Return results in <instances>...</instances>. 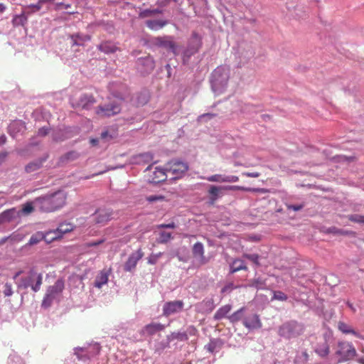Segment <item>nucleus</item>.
Listing matches in <instances>:
<instances>
[{"label": "nucleus", "mask_w": 364, "mask_h": 364, "mask_svg": "<svg viewBox=\"0 0 364 364\" xmlns=\"http://www.w3.org/2000/svg\"><path fill=\"white\" fill-rule=\"evenodd\" d=\"M68 194L63 191H56L35 200L36 207L43 212H53L63 207L66 203Z\"/></svg>", "instance_id": "obj_1"}, {"label": "nucleus", "mask_w": 364, "mask_h": 364, "mask_svg": "<svg viewBox=\"0 0 364 364\" xmlns=\"http://www.w3.org/2000/svg\"><path fill=\"white\" fill-rule=\"evenodd\" d=\"M230 75V68L220 65L216 68L212 74V89L216 95L222 94L227 88Z\"/></svg>", "instance_id": "obj_2"}, {"label": "nucleus", "mask_w": 364, "mask_h": 364, "mask_svg": "<svg viewBox=\"0 0 364 364\" xmlns=\"http://www.w3.org/2000/svg\"><path fill=\"white\" fill-rule=\"evenodd\" d=\"M42 283V274L37 272L35 269L32 268L29 270L26 277L21 278L17 285L20 289L31 287L33 291L37 292L40 290Z\"/></svg>", "instance_id": "obj_3"}, {"label": "nucleus", "mask_w": 364, "mask_h": 364, "mask_svg": "<svg viewBox=\"0 0 364 364\" xmlns=\"http://www.w3.org/2000/svg\"><path fill=\"white\" fill-rule=\"evenodd\" d=\"M223 191H257V189L246 188L240 186H217L211 185L208 191L209 199L212 203H214L218 198L222 195Z\"/></svg>", "instance_id": "obj_4"}, {"label": "nucleus", "mask_w": 364, "mask_h": 364, "mask_svg": "<svg viewBox=\"0 0 364 364\" xmlns=\"http://www.w3.org/2000/svg\"><path fill=\"white\" fill-rule=\"evenodd\" d=\"M356 350L350 342L341 341L338 343V348L336 355L339 356V361H348L353 360L356 356Z\"/></svg>", "instance_id": "obj_5"}, {"label": "nucleus", "mask_w": 364, "mask_h": 364, "mask_svg": "<svg viewBox=\"0 0 364 364\" xmlns=\"http://www.w3.org/2000/svg\"><path fill=\"white\" fill-rule=\"evenodd\" d=\"M188 170V165L180 160H172L166 164V171L173 175V178H181Z\"/></svg>", "instance_id": "obj_6"}, {"label": "nucleus", "mask_w": 364, "mask_h": 364, "mask_svg": "<svg viewBox=\"0 0 364 364\" xmlns=\"http://www.w3.org/2000/svg\"><path fill=\"white\" fill-rule=\"evenodd\" d=\"M121 109L120 104L113 102L108 105H99L95 113L100 117H110L120 113Z\"/></svg>", "instance_id": "obj_7"}, {"label": "nucleus", "mask_w": 364, "mask_h": 364, "mask_svg": "<svg viewBox=\"0 0 364 364\" xmlns=\"http://www.w3.org/2000/svg\"><path fill=\"white\" fill-rule=\"evenodd\" d=\"M93 217L96 224L104 225L114 218V212L109 208H99Z\"/></svg>", "instance_id": "obj_8"}, {"label": "nucleus", "mask_w": 364, "mask_h": 364, "mask_svg": "<svg viewBox=\"0 0 364 364\" xmlns=\"http://www.w3.org/2000/svg\"><path fill=\"white\" fill-rule=\"evenodd\" d=\"M151 167L152 166H149L145 170L148 171L149 182L159 183L166 179V168L164 169L161 167H155L154 170L151 171Z\"/></svg>", "instance_id": "obj_9"}, {"label": "nucleus", "mask_w": 364, "mask_h": 364, "mask_svg": "<svg viewBox=\"0 0 364 364\" xmlns=\"http://www.w3.org/2000/svg\"><path fill=\"white\" fill-rule=\"evenodd\" d=\"M202 46L201 37L196 33L193 32L188 46L185 51V55L191 56L197 53Z\"/></svg>", "instance_id": "obj_10"}, {"label": "nucleus", "mask_w": 364, "mask_h": 364, "mask_svg": "<svg viewBox=\"0 0 364 364\" xmlns=\"http://www.w3.org/2000/svg\"><path fill=\"white\" fill-rule=\"evenodd\" d=\"M183 308L182 301H173L166 302L163 306L164 316H169L173 314L180 312Z\"/></svg>", "instance_id": "obj_11"}, {"label": "nucleus", "mask_w": 364, "mask_h": 364, "mask_svg": "<svg viewBox=\"0 0 364 364\" xmlns=\"http://www.w3.org/2000/svg\"><path fill=\"white\" fill-rule=\"evenodd\" d=\"M144 253L141 250H138L136 252H133L128 258L124 266V269L126 272H131L135 269L137 262L143 257Z\"/></svg>", "instance_id": "obj_12"}, {"label": "nucleus", "mask_w": 364, "mask_h": 364, "mask_svg": "<svg viewBox=\"0 0 364 364\" xmlns=\"http://www.w3.org/2000/svg\"><path fill=\"white\" fill-rule=\"evenodd\" d=\"M154 44L164 47L176 53V44L170 36L156 37L154 38Z\"/></svg>", "instance_id": "obj_13"}, {"label": "nucleus", "mask_w": 364, "mask_h": 364, "mask_svg": "<svg viewBox=\"0 0 364 364\" xmlns=\"http://www.w3.org/2000/svg\"><path fill=\"white\" fill-rule=\"evenodd\" d=\"M210 182L217 183H235L239 181L237 176H225L222 174H215L206 178Z\"/></svg>", "instance_id": "obj_14"}, {"label": "nucleus", "mask_w": 364, "mask_h": 364, "mask_svg": "<svg viewBox=\"0 0 364 364\" xmlns=\"http://www.w3.org/2000/svg\"><path fill=\"white\" fill-rule=\"evenodd\" d=\"M95 102L96 100L92 95H83L77 102L76 107L90 109Z\"/></svg>", "instance_id": "obj_15"}, {"label": "nucleus", "mask_w": 364, "mask_h": 364, "mask_svg": "<svg viewBox=\"0 0 364 364\" xmlns=\"http://www.w3.org/2000/svg\"><path fill=\"white\" fill-rule=\"evenodd\" d=\"M64 288V281L63 279H58L53 285L48 288L47 292L57 299L58 296H60Z\"/></svg>", "instance_id": "obj_16"}, {"label": "nucleus", "mask_w": 364, "mask_h": 364, "mask_svg": "<svg viewBox=\"0 0 364 364\" xmlns=\"http://www.w3.org/2000/svg\"><path fill=\"white\" fill-rule=\"evenodd\" d=\"M109 273L110 269H104L101 270L95 278V287L100 289L104 284H107Z\"/></svg>", "instance_id": "obj_17"}, {"label": "nucleus", "mask_w": 364, "mask_h": 364, "mask_svg": "<svg viewBox=\"0 0 364 364\" xmlns=\"http://www.w3.org/2000/svg\"><path fill=\"white\" fill-rule=\"evenodd\" d=\"M316 352L322 357L326 356L330 352L326 336H324L322 341L318 343V346H316Z\"/></svg>", "instance_id": "obj_18"}, {"label": "nucleus", "mask_w": 364, "mask_h": 364, "mask_svg": "<svg viewBox=\"0 0 364 364\" xmlns=\"http://www.w3.org/2000/svg\"><path fill=\"white\" fill-rule=\"evenodd\" d=\"M46 159H39L34 161H32L25 166V171L26 173H32L40 169Z\"/></svg>", "instance_id": "obj_19"}, {"label": "nucleus", "mask_w": 364, "mask_h": 364, "mask_svg": "<svg viewBox=\"0 0 364 364\" xmlns=\"http://www.w3.org/2000/svg\"><path fill=\"white\" fill-rule=\"evenodd\" d=\"M72 40V46H83L85 41L90 40V36L88 35H81L80 33L73 34L70 36Z\"/></svg>", "instance_id": "obj_20"}, {"label": "nucleus", "mask_w": 364, "mask_h": 364, "mask_svg": "<svg viewBox=\"0 0 364 364\" xmlns=\"http://www.w3.org/2000/svg\"><path fill=\"white\" fill-rule=\"evenodd\" d=\"M163 326L159 323H152L146 325L144 328V333L148 336L154 335L163 330Z\"/></svg>", "instance_id": "obj_21"}, {"label": "nucleus", "mask_w": 364, "mask_h": 364, "mask_svg": "<svg viewBox=\"0 0 364 364\" xmlns=\"http://www.w3.org/2000/svg\"><path fill=\"white\" fill-rule=\"evenodd\" d=\"M223 342L220 339L211 340L209 343L205 346V348L210 353L218 352L222 348Z\"/></svg>", "instance_id": "obj_22"}, {"label": "nucleus", "mask_w": 364, "mask_h": 364, "mask_svg": "<svg viewBox=\"0 0 364 364\" xmlns=\"http://www.w3.org/2000/svg\"><path fill=\"white\" fill-rule=\"evenodd\" d=\"M247 267L242 259H235L230 266V272L235 273L240 270H247Z\"/></svg>", "instance_id": "obj_23"}, {"label": "nucleus", "mask_w": 364, "mask_h": 364, "mask_svg": "<svg viewBox=\"0 0 364 364\" xmlns=\"http://www.w3.org/2000/svg\"><path fill=\"white\" fill-rule=\"evenodd\" d=\"M231 306L225 305L220 308L215 315V318H230V312Z\"/></svg>", "instance_id": "obj_24"}, {"label": "nucleus", "mask_w": 364, "mask_h": 364, "mask_svg": "<svg viewBox=\"0 0 364 364\" xmlns=\"http://www.w3.org/2000/svg\"><path fill=\"white\" fill-rule=\"evenodd\" d=\"M18 215V213L15 208H11L4 211L0 218L3 221H11Z\"/></svg>", "instance_id": "obj_25"}, {"label": "nucleus", "mask_w": 364, "mask_h": 364, "mask_svg": "<svg viewBox=\"0 0 364 364\" xmlns=\"http://www.w3.org/2000/svg\"><path fill=\"white\" fill-rule=\"evenodd\" d=\"M166 23L167 22L166 21L160 20H149L146 22V26L152 30L161 28L166 25Z\"/></svg>", "instance_id": "obj_26"}, {"label": "nucleus", "mask_w": 364, "mask_h": 364, "mask_svg": "<svg viewBox=\"0 0 364 364\" xmlns=\"http://www.w3.org/2000/svg\"><path fill=\"white\" fill-rule=\"evenodd\" d=\"M193 255L194 257H198L200 259L204 258V247L201 242H196L193 247Z\"/></svg>", "instance_id": "obj_27"}, {"label": "nucleus", "mask_w": 364, "mask_h": 364, "mask_svg": "<svg viewBox=\"0 0 364 364\" xmlns=\"http://www.w3.org/2000/svg\"><path fill=\"white\" fill-rule=\"evenodd\" d=\"M98 49L105 53H112L117 50V48L109 43H102L98 46Z\"/></svg>", "instance_id": "obj_28"}, {"label": "nucleus", "mask_w": 364, "mask_h": 364, "mask_svg": "<svg viewBox=\"0 0 364 364\" xmlns=\"http://www.w3.org/2000/svg\"><path fill=\"white\" fill-rule=\"evenodd\" d=\"M73 230V225L71 223H61L59 227L56 229V232L58 235H62L65 233L71 232Z\"/></svg>", "instance_id": "obj_29"}, {"label": "nucleus", "mask_w": 364, "mask_h": 364, "mask_svg": "<svg viewBox=\"0 0 364 364\" xmlns=\"http://www.w3.org/2000/svg\"><path fill=\"white\" fill-rule=\"evenodd\" d=\"M242 324L249 329L259 328L261 327L259 320H241Z\"/></svg>", "instance_id": "obj_30"}, {"label": "nucleus", "mask_w": 364, "mask_h": 364, "mask_svg": "<svg viewBox=\"0 0 364 364\" xmlns=\"http://www.w3.org/2000/svg\"><path fill=\"white\" fill-rule=\"evenodd\" d=\"M338 327L339 331H341L343 333H352L355 336H358V333L355 332L352 327L345 323H343L341 321L339 322Z\"/></svg>", "instance_id": "obj_31"}, {"label": "nucleus", "mask_w": 364, "mask_h": 364, "mask_svg": "<svg viewBox=\"0 0 364 364\" xmlns=\"http://www.w3.org/2000/svg\"><path fill=\"white\" fill-rule=\"evenodd\" d=\"M27 22V18L23 14L14 17L12 23L14 26H24Z\"/></svg>", "instance_id": "obj_32"}, {"label": "nucleus", "mask_w": 364, "mask_h": 364, "mask_svg": "<svg viewBox=\"0 0 364 364\" xmlns=\"http://www.w3.org/2000/svg\"><path fill=\"white\" fill-rule=\"evenodd\" d=\"M55 299H56V298H55L54 296H53L48 292L46 291V294H45V296L41 304L42 307L45 309L50 307Z\"/></svg>", "instance_id": "obj_33"}, {"label": "nucleus", "mask_w": 364, "mask_h": 364, "mask_svg": "<svg viewBox=\"0 0 364 364\" xmlns=\"http://www.w3.org/2000/svg\"><path fill=\"white\" fill-rule=\"evenodd\" d=\"M43 240L48 243L60 237V235L58 234L56 230L48 232L45 235L43 234Z\"/></svg>", "instance_id": "obj_34"}, {"label": "nucleus", "mask_w": 364, "mask_h": 364, "mask_svg": "<svg viewBox=\"0 0 364 364\" xmlns=\"http://www.w3.org/2000/svg\"><path fill=\"white\" fill-rule=\"evenodd\" d=\"M43 237H44V236H43V234L42 232H36V234L33 235L31 237V238H30V240H29V241H28V244L29 245H36V244H38L40 241H41L42 240H43Z\"/></svg>", "instance_id": "obj_35"}, {"label": "nucleus", "mask_w": 364, "mask_h": 364, "mask_svg": "<svg viewBox=\"0 0 364 364\" xmlns=\"http://www.w3.org/2000/svg\"><path fill=\"white\" fill-rule=\"evenodd\" d=\"M173 238L171 232L162 231L159 234V237L158 239L159 243H166L169 240H171Z\"/></svg>", "instance_id": "obj_36"}, {"label": "nucleus", "mask_w": 364, "mask_h": 364, "mask_svg": "<svg viewBox=\"0 0 364 364\" xmlns=\"http://www.w3.org/2000/svg\"><path fill=\"white\" fill-rule=\"evenodd\" d=\"M100 346L97 344H95V345L88 346L87 358H89L95 355L98 354L100 352Z\"/></svg>", "instance_id": "obj_37"}, {"label": "nucleus", "mask_w": 364, "mask_h": 364, "mask_svg": "<svg viewBox=\"0 0 364 364\" xmlns=\"http://www.w3.org/2000/svg\"><path fill=\"white\" fill-rule=\"evenodd\" d=\"M349 220L353 223L364 224V215L353 214L348 216Z\"/></svg>", "instance_id": "obj_38"}, {"label": "nucleus", "mask_w": 364, "mask_h": 364, "mask_svg": "<svg viewBox=\"0 0 364 364\" xmlns=\"http://www.w3.org/2000/svg\"><path fill=\"white\" fill-rule=\"evenodd\" d=\"M122 92L114 93V96L119 100H124L129 96V92L127 87H122Z\"/></svg>", "instance_id": "obj_39"}, {"label": "nucleus", "mask_w": 364, "mask_h": 364, "mask_svg": "<svg viewBox=\"0 0 364 364\" xmlns=\"http://www.w3.org/2000/svg\"><path fill=\"white\" fill-rule=\"evenodd\" d=\"M159 13H161V11L158 9H154V10L146 9V10H144L141 12H140L139 17L146 18V17L151 16L156 14H159Z\"/></svg>", "instance_id": "obj_40"}, {"label": "nucleus", "mask_w": 364, "mask_h": 364, "mask_svg": "<svg viewBox=\"0 0 364 364\" xmlns=\"http://www.w3.org/2000/svg\"><path fill=\"white\" fill-rule=\"evenodd\" d=\"M244 257L247 258V259L252 261L257 265H259V255L257 254H245L243 255Z\"/></svg>", "instance_id": "obj_41"}, {"label": "nucleus", "mask_w": 364, "mask_h": 364, "mask_svg": "<svg viewBox=\"0 0 364 364\" xmlns=\"http://www.w3.org/2000/svg\"><path fill=\"white\" fill-rule=\"evenodd\" d=\"M149 101V95L146 93H141L138 96L137 104L138 105H143Z\"/></svg>", "instance_id": "obj_42"}, {"label": "nucleus", "mask_w": 364, "mask_h": 364, "mask_svg": "<svg viewBox=\"0 0 364 364\" xmlns=\"http://www.w3.org/2000/svg\"><path fill=\"white\" fill-rule=\"evenodd\" d=\"M328 232H331V233H333V234H336V235H349L351 233L350 231H348V230H341V229H338L335 227L333 228H331L328 229Z\"/></svg>", "instance_id": "obj_43"}, {"label": "nucleus", "mask_w": 364, "mask_h": 364, "mask_svg": "<svg viewBox=\"0 0 364 364\" xmlns=\"http://www.w3.org/2000/svg\"><path fill=\"white\" fill-rule=\"evenodd\" d=\"M33 211V207L31 203H26V204H24L21 210V212L25 215H28L32 213Z\"/></svg>", "instance_id": "obj_44"}, {"label": "nucleus", "mask_w": 364, "mask_h": 364, "mask_svg": "<svg viewBox=\"0 0 364 364\" xmlns=\"http://www.w3.org/2000/svg\"><path fill=\"white\" fill-rule=\"evenodd\" d=\"M273 298L279 301H286L287 299V296L280 291H277L274 292Z\"/></svg>", "instance_id": "obj_45"}, {"label": "nucleus", "mask_w": 364, "mask_h": 364, "mask_svg": "<svg viewBox=\"0 0 364 364\" xmlns=\"http://www.w3.org/2000/svg\"><path fill=\"white\" fill-rule=\"evenodd\" d=\"M165 198L163 196L152 195L146 197V200L150 203H154L158 200H164Z\"/></svg>", "instance_id": "obj_46"}, {"label": "nucleus", "mask_w": 364, "mask_h": 364, "mask_svg": "<svg viewBox=\"0 0 364 364\" xmlns=\"http://www.w3.org/2000/svg\"><path fill=\"white\" fill-rule=\"evenodd\" d=\"M4 289V294L5 296H10L13 294L12 286L11 284L6 283Z\"/></svg>", "instance_id": "obj_47"}, {"label": "nucleus", "mask_w": 364, "mask_h": 364, "mask_svg": "<svg viewBox=\"0 0 364 364\" xmlns=\"http://www.w3.org/2000/svg\"><path fill=\"white\" fill-rule=\"evenodd\" d=\"M216 114L213 113H205L200 115L198 117V120L203 121V120H209L213 119V117H216Z\"/></svg>", "instance_id": "obj_48"}, {"label": "nucleus", "mask_w": 364, "mask_h": 364, "mask_svg": "<svg viewBox=\"0 0 364 364\" xmlns=\"http://www.w3.org/2000/svg\"><path fill=\"white\" fill-rule=\"evenodd\" d=\"M139 156L141 159V160L146 162H149L153 159V155L150 153H144L140 154Z\"/></svg>", "instance_id": "obj_49"}, {"label": "nucleus", "mask_w": 364, "mask_h": 364, "mask_svg": "<svg viewBox=\"0 0 364 364\" xmlns=\"http://www.w3.org/2000/svg\"><path fill=\"white\" fill-rule=\"evenodd\" d=\"M42 6L43 5L38 1V3L36 4H30V5H28V8L32 9L31 12H36V11H40L41 9V8H42Z\"/></svg>", "instance_id": "obj_50"}, {"label": "nucleus", "mask_w": 364, "mask_h": 364, "mask_svg": "<svg viewBox=\"0 0 364 364\" xmlns=\"http://www.w3.org/2000/svg\"><path fill=\"white\" fill-rule=\"evenodd\" d=\"M176 227L175 223L172 222L170 223H162L157 225L158 229L161 228H175Z\"/></svg>", "instance_id": "obj_51"}, {"label": "nucleus", "mask_w": 364, "mask_h": 364, "mask_svg": "<svg viewBox=\"0 0 364 364\" xmlns=\"http://www.w3.org/2000/svg\"><path fill=\"white\" fill-rule=\"evenodd\" d=\"M104 242H105V240L102 239V240H97L95 242H87L85 245V246L86 247H95V246H97V245L102 244Z\"/></svg>", "instance_id": "obj_52"}, {"label": "nucleus", "mask_w": 364, "mask_h": 364, "mask_svg": "<svg viewBox=\"0 0 364 364\" xmlns=\"http://www.w3.org/2000/svg\"><path fill=\"white\" fill-rule=\"evenodd\" d=\"M235 288L233 283L226 284L221 290L222 293L230 292Z\"/></svg>", "instance_id": "obj_53"}, {"label": "nucleus", "mask_w": 364, "mask_h": 364, "mask_svg": "<svg viewBox=\"0 0 364 364\" xmlns=\"http://www.w3.org/2000/svg\"><path fill=\"white\" fill-rule=\"evenodd\" d=\"M243 176L250 178H258L260 176V173L259 172H244L242 173Z\"/></svg>", "instance_id": "obj_54"}, {"label": "nucleus", "mask_w": 364, "mask_h": 364, "mask_svg": "<svg viewBox=\"0 0 364 364\" xmlns=\"http://www.w3.org/2000/svg\"><path fill=\"white\" fill-rule=\"evenodd\" d=\"M304 208V205L302 204H300V205H289L287 206V208L289 210H293L294 211H298V210H301L302 208Z\"/></svg>", "instance_id": "obj_55"}, {"label": "nucleus", "mask_w": 364, "mask_h": 364, "mask_svg": "<svg viewBox=\"0 0 364 364\" xmlns=\"http://www.w3.org/2000/svg\"><path fill=\"white\" fill-rule=\"evenodd\" d=\"M337 158L338 159L339 161H353L355 159V157L353 156L347 157L345 156H338Z\"/></svg>", "instance_id": "obj_56"}, {"label": "nucleus", "mask_w": 364, "mask_h": 364, "mask_svg": "<svg viewBox=\"0 0 364 364\" xmlns=\"http://www.w3.org/2000/svg\"><path fill=\"white\" fill-rule=\"evenodd\" d=\"M48 134V129L46 127H42L38 129V135L44 136H46Z\"/></svg>", "instance_id": "obj_57"}, {"label": "nucleus", "mask_w": 364, "mask_h": 364, "mask_svg": "<svg viewBox=\"0 0 364 364\" xmlns=\"http://www.w3.org/2000/svg\"><path fill=\"white\" fill-rule=\"evenodd\" d=\"M77 154L74 151H70V152H68L65 155V158L66 159H73L76 156Z\"/></svg>", "instance_id": "obj_58"}, {"label": "nucleus", "mask_w": 364, "mask_h": 364, "mask_svg": "<svg viewBox=\"0 0 364 364\" xmlns=\"http://www.w3.org/2000/svg\"><path fill=\"white\" fill-rule=\"evenodd\" d=\"M83 353H84V349H82V348H77L76 351H75V355H77V356H78V358H80V356L81 355H82Z\"/></svg>", "instance_id": "obj_59"}, {"label": "nucleus", "mask_w": 364, "mask_h": 364, "mask_svg": "<svg viewBox=\"0 0 364 364\" xmlns=\"http://www.w3.org/2000/svg\"><path fill=\"white\" fill-rule=\"evenodd\" d=\"M56 5H57V6H63L65 9H68L70 8V6H71L70 4H65L63 3H58Z\"/></svg>", "instance_id": "obj_60"}, {"label": "nucleus", "mask_w": 364, "mask_h": 364, "mask_svg": "<svg viewBox=\"0 0 364 364\" xmlns=\"http://www.w3.org/2000/svg\"><path fill=\"white\" fill-rule=\"evenodd\" d=\"M6 9V6L4 4L0 3V14H3Z\"/></svg>", "instance_id": "obj_61"}, {"label": "nucleus", "mask_w": 364, "mask_h": 364, "mask_svg": "<svg viewBox=\"0 0 364 364\" xmlns=\"http://www.w3.org/2000/svg\"><path fill=\"white\" fill-rule=\"evenodd\" d=\"M6 156H7V153H6V152L0 153V160L1 161L4 160Z\"/></svg>", "instance_id": "obj_62"}, {"label": "nucleus", "mask_w": 364, "mask_h": 364, "mask_svg": "<svg viewBox=\"0 0 364 364\" xmlns=\"http://www.w3.org/2000/svg\"><path fill=\"white\" fill-rule=\"evenodd\" d=\"M90 143L93 145V146H95L98 143V139H90Z\"/></svg>", "instance_id": "obj_63"}, {"label": "nucleus", "mask_w": 364, "mask_h": 364, "mask_svg": "<svg viewBox=\"0 0 364 364\" xmlns=\"http://www.w3.org/2000/svg\"><path fill=\"white\" fill-rule=\"evenodd\" d=\"M21 273H22V271H18V272H17L14 275L13 279H14V280H16V279L18 278V276H20V275L21 274Z\"/></svg>", "instance_id": "obj_64"}]
</instances>
